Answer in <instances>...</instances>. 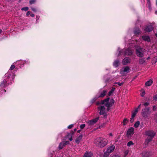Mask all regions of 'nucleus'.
Returning a JSON list of instances; mask_svg holds the SVG:
<instances>
[{
	"mask_svg": "<svg viewBox=\"0 0 157 157\" xmlns=\"http://www.w3.org/2000/svg\"><path fill=\"white\" fill-rule=\"evenodd\" d=\"M107 91L106 90H103L102 93H101L100 95L98 97H103L106 95Z\"/></svg>",
	"mask_w": 157,
	"mask_h": 157,
	"instance_id": "a211bd4d",
	"label": "nucleus"
},
{
	"mask_svg": "<svg viewBox=\"0 0 157 157\" xmlns=\"http://www.w3.org/2000/svg\"><path fill=\"white\" fill-rule=\"evenodd\" d=\"M140 124V122L139 121H138L136 122L134 125V126L135 128H137L138 127Z\"/></svg>",
	"mask_w": 157,
	"mask_h": 157,
	"instance_id": "bb28decb",
	"label": "nucleus"
},
{
	"mask_svg": "<svg viewBox=\"0 0 157 157\" xmlns=\"http://www.w3.org/2000/svg\"><path fill=\"white\" fill-rule=\"evenodd\" d=\"M115 83L117 84L119 86H121L123 84V82L120 83L119 82H116Z\"/></svg>",
	"mask_w": 157,
	"mask_h": 157,
	"instance_id": "f704fd0d",
	"label": "nucleus"
},
{
	"mask_svg": "<svg viewBox=\"0 0 157 157\" xmlns=\"http://www.w3.org/2000/svg\"><path fill=\"white\" fill-rule=\"evenodd\" d=\"M143 40L147 42H150L151 40L150 37L148 36L144 35L142 36Z\"/></svg>",
	"mask_w": 157,
	"mask_h": 157,
	"instance_id": "9b49d317",
	"label": "nucleus"
},
{
	"mask_svg": "<svg viewBox=\"0 0 157 157\" xmlns=\"http://www.w3.org/2000/svg\"><path fill=\"white\" fill-rule=\"evenodd\" d=\"M150 59V57H147V59Z\"/></svg>",
	"mask_w": 157,
	"mask_h": 157,
	"instance_id": "13d9d810",
	"label": "nucleus"
},
{
	"mask_svg": "<svg viewBox=\"0 0 157 157\" xmlns=\"http://www.w3.org/2000/svg\"><path fill=\"white\" fill-rule=\"evenodd\" d=\"M73 126V125L72 124H71L68 126L67 127L68 128V129H70L72 128Z\"/></svg>",
	"mask_w": 157,
	"mask_h": 157,
	"instance_id": "58836bf2",
	"label": "nucleus"
},
{
	"mask_svg": "<svg viewBox=\"0 0 157 157\" xmlns=\"http://www.w3.org/2000/svg\"><path fill=\"white\" fill-rule=\"evenodd\" d=\"M76 128H75V129H74V131H76Z\"/></svg>",
	"mask_w": 157,
	"mask_h": 157,
	"instance_id": "052dcab7",
	"label": "nucleus"
},
{
	"mask_svg": "<svg viewBox=\"0 0 157 157\" xmlns=\"http://www.w3.org/2000/svg\"><path fill=\"white\" fill-rule=\"evenodd\" d=\"M130 61V59L128 57L124 58L123 60L122 63L123 65H126L129 63Z\"/></svg>",
	"mask_w": 157,
	"mask_h": 157,
	"instance_id": "1a4fd4ad",
	"label": "nucleus"
},
{
	"mask_svg": "<svg viewBox=\"0 0 157 157\" xmlns=\"http://www.w3.org/2000/svg\"><path fill=\"white\" fill-rule=\"evenodd\" d=\"M85 126V124H82L80 126V128L81 129H83V128H84Z\"/></svg>",
	"mask_w": 157,
	"mask_h": 157,
	"instance_id": "c9c22d12",
	"label": "nucleus"
},
{
	"mask_svg": "<svg viewBox=\"0 0 157 157\" xmlns=\"http://www.w3.org/2000/svg\"><path fill=\"white\" fill-rule=\"evenodd\" d=\"M97 98H95L94 99H93L94 101H95L97 99Z\"/></svg>",
	"mask_w": 157,
	"mask_h": 157,
	"instance_id": "864d4df0",
	"label": "nucleus"
},
{
	"mask_svg": "<svg viewBox=\"0 0 157 157\" xmlns=\"http://www.w3.org/2000/svg\"><path fill=\"white\" fill-rule=\"evenodd\" d=\"M152 83V80H150L145 83V85L147 86H151Z\"/></svg>",
	"mask_w": 157,
	"mask_h": 157,
	"instance_id": "6ab92c4d",
	"label": "nucleus"
},
{
	"mask_svg": "<svg viewBox=\"0 0 157 157\" xmlns=\"http://www.w3.org/2000/svg\"><path fill=\"white\" fill-rule=\"evenodd\" d=\"M148 153V152H146V153H147H147Z\"/></svg>",
	"mask_w": 157,
	"mask_h": 157,
	"instance_id": "e2e57ef3",
	"label": "nucleus"
},
{
	"mask_svg": "<svg viewBox=\"0 0 157 157\" xmlns=\"http://www.w3.org/2000/svg\"><path fill=\"white\" fill-rule=\"evenodd\" d=\"M144 153H143V154H142V155H143V156H145V155L144 154Z\"/></svg>",
	"mask_w": 157,
	"mask_h": 157,
	"instance_id": "4d7b16f0",
	"label": "nucleus"
},
{
	"mask_svg": "<svg viewBox=\"0 0 157 157\" xmlns=\"http://www.w3.org/2000/svg\"><path fill=\"white\" fill-rule=\"evenodd\" d=\"M128 121V120L127 119L124 118L122 122L123 125L124 126L126 125L127 124Z\"/></svg>",
	"mask_w": 157,
	"mask_h": 157,
	"instance_id": "393cba45",
	"label": "nucleus"
},
{
	"mask_svg": "<svg viewBox=\"0 0 157 157\" xmlns=\"http://www.w3.org/2000/svg\"><path fill=\"white\" fill-rule=\"evenodd\" d=\"M115 88H113L109 92L108 95L109 96H110L112 95V94L113 93L114 91Z\"/></svg>",
	"mask_w": 157,
	"mask_h": 157,
	"instance_id": "5701e85b",
	"label": "nucleus"
},
{
	"mask_svg": "<svg viewBox=\"0 0 157 157\" xmlns=\"http://www.w3.org/2000/svg\"><path fill=\"white\" fill-rule=\"evenodd\" d=\"M81 130H78L77 131V132H80Z\"/></svg>",
	"mask_w": 157,
	"mask_h": 157,
	"instance_id": "6e6d98bb",
	"label": "nucleus"
},
{
	"mask_svg": "<svg viewBox=\"0 0 157 157\" xmlns=\"http://www.w3.org/2000/svg\"><path fill=\"white\" fill-rule=\"evenodd\" d=\"M105 123H103L101 125L99 126V128H103V127H104L105 125Z\"/></svg>",
	"mask_w": 157,
	"mask_h": 157,
	"instance_id": "473e14b6",
	"label": "nucleus"
},
{
	"mask_svg": "<svg viewBox=\"0 0 157 157\" xmlns=\"http://www.w3.org/2000/svg\"><path fill=\"white\" fill-rule=\"evenodd\" d=\"M29 9V8L27 7H25L21 8V10H25V11H26L28 10Z\"/></svg>",
	"mask_w": 157,
	"mask_h": 157,
	"instance_id": "c756f323",
	"label": "nucleus"
},
{
	"mask_svg": "<svg viewBox=\"0 0 157 157\" xmlns=\"http://www.w3.org/2000/svg\"><path fill=\"white\" fill-rule=\"evenodd\" d=\"M115 148V147L114 145H111L109 147L107 148L106 151L110 153L112 152L114 150Z\"/></svg>",
	"mask_w": 157,
	"mask_h": 157,
	"instance_id": "9d476101",
	"label": "nucleus"
},
{
	"mask_svg": "<svg viewBox=\"0 0 157 157\" xmlns=\"http://www.w3.org/2000/svg\"><path fill=\"white\" fill-rule=\"evenodd\" d=\"M146 135L151 137H153L155 135V132L152 131H148L145 132Z\"/></svg>",
	"mask_w": 157,
	"mask_h": 157,
	"instance_id": "6e6552de",
	"label": "nucleus"
},
{
	"mask_svg": "<svg viewBox=\"0 0 157 157\" xmlns=\"http://www.w3.org/2000/svg\"><path fill=\"white\" fill-rule=\"evenodd\" d=\"M149 111V107L145 108L144 110H142V114L144 115V117H145L146 116V113L145 112H148Z\"/></svg>",
	"mask_w": 157,
	"mask_h": 157,
	"instance_id": "ddd939ff",
	"label": "nucleus"
},
{
	"mask_svg": "<svg viewBox=\"0 0 157 157\" xmlns=\"http://www.w3.org/2000/svg\"><path fill=\"white\" fill-rule=\"evenodd\" d=\"M109 136H110L112 137L113 136V134L112 133H110L109 134Z\"/></svg>",
	"mask_w": 157,
	"mask_h": 157,
	"instance_id": "09e8293b",
	"label": "nucleus"
},
{
	"mask_svg": "<svg viewBox=\"0 0 157 157\" xmlns=\"http://www.w3.org/2000/svg\"><path fill=\"white\" fill-rule=\"evenodd\" d=\"M7 74H5V75H6V76H7Z\"/></svg>",
	"mask_w": 157,
	"mask_h": 157,
	"instance_id": "680f3d73",
	"label": "nucleus"
},
{
	"mask_svg": "<svg viewBox=\"0 0 157 157\" xmlns=\"http://www.w3.org/2000/svg\"><path fill=\"white\" fill-rule=\"evenodd\" d=\"M136 113L134 111L132 113V116H133V117H135Z\"/></svg>",
	"mask_w": 157,
	"mask_h": 157,
	"instance_id": "e433bc0d",
	"label": "nucleus"
},
{
	"mask_svg": "<svg viewBox=\"0 0 157 157\" xmlns=\"http://www.w3.org/2000/svg\"><path fill=\"white\" fill-rule=\"evenodd\" d=\"M72 138L71 137L70 139H69V140L71 141H72Z\"/></svg>",
	"mask_w": 157,
	"mask_h": 157,
	"instance_id": "5fc2aeb1",
	"label": "nucleus"
},
{
	"mask_svg": "<svg viewBox=\"0 0 157 157\" xmlns=\"http://www.w3.org/2000/svg\"><path fill=\"white\" fill-rule=\"evenodd\" d=\"M134 144L133 142L132 141H130L128 142L127 143V145L128 146L130 147L132 145H133Z\"/></svg>",
	"mask_w": 157,
	"mask_h": 157,
	"instance_id": "cd10ccee",
	"label": "nucleus"
},
{
	"mask_svg": "<svg viewBox=\"0 0 157 157\" xmlns=\"http://www.w3.org/2000/svg\"><path fill=\"white\" fill-rule=\"evenodd\" d=\"M132 53V52L130 49L127 50L123 49L122 51L119 52L118 54V56H120L122 55H130Z\"/></svg>",
	"mask_w": 157,
	"mask_h": 157,
	"instance_id": "7ed1b4c3",
	"label": "nucleus"
},
{
	"mask_svg": "<svg viewBox=\"0 0 157 157\" xmlns=\"http://www.w3.org/2000/svg\"><path fill=\"white\" fill-rule=\"evenodd\" d=\"M108 142V141L106 139L100 137L97 138L95 142V143L98 147L101 148H103L107 145Z\"/></svg>",
	"mask_w": 157,
	"mask_h": 157,
	"instance_id": "f03ea898",
	"label": "nucleus"
},
{
	"mask_svg": "<svg viewBox=\"0 0 157 157\" xmlns=\"http://www.w3.org/2000/svg\"><path fill=\"white\" fill-rule=\"evenodd\" d=\"M15 67V66L13 64H12L10 67V69L11 70H12Z\"/></svg>",
	"mask_w": 157,
	"mask_h": 157,
	"instance_id": "72a5a7b5",
	"label": "nucleus"
},
{
	"mask_svg": "<svg viewBox=\"0 0 157 157\" xmlns=\"http://www.w3.org/2000/svg\"><path fill=\"white\" fill-rule=\"evenodd\" d=\"M2 31L1 29H0V33H2Z\"/></svg>",
	"mask_w": 157,
	"mask_h": 157,
	"instance_id": "bf43d9fd",
	"label": "nucleus"
},
{
	"mask_svg": "<svg viewBox=\"0 0 157 157\" xmlns=\"http://www.w3.org/2000/svg\"><path fill=\"white\" fill-rule=\"evenodd\" d=\"M151 139L152 138L150 137L147 138L145 140V143L148 144L151 140Z\"/></svg>",
	"mask_w": 157,
	"mask_h": 157,
	"instance_id": "a878e982",
	"label": "nucleus"
},
{
	"mask_svg": "<svg viewBox=\"0 0 157 157\" xmlns=\"http://www.w3.org/2000/svg\"><path fill=\"white\" fill-rule=\"evenodd\" d=\"M110 154L108 152L106 151L104 153L103 157H108Z\"/></svg>",
	"mask_w": 157,
	"mask_h": 157,
	"instance_id": "4be33fe9",
	"label": "nucleus"
},
{
	"mask_svg": "<svg viewBox=\"0 0 157 157\" xmlns=\"http://www.w3.org/2000/svg\"><path fill=\"white\" fill-rule=\"evenodd\" d=\"M139 109H138V108H136L135 110L134 111V112H135L136 113H137L138 112V110Z\"/></svg>",
	"mask_w": 157,
	"mask_h": 157,
	"instance_id": "de8ad7c7",
	"label": "nucleus"
},
{
	"mask_svg": "<svg viewBox=\"0 0 157 157\" xmlns=\"http://www.w3.org/2000/svg\"><path fill=\"white\" fill-rule=\"evenodd\" d=\"M30 15L32 17H34L35 16L34 14L33 13L31 14Z\"/></svg>",
	"mask_w": 157,
	"mask_h": 157,
	"instance_id": "3c124183",
	"label": "nucleus"
},
{
	"mask_svg": "<svg viewBox=\"0 0 157 157\" xmlns=\"http://www.w3.org/2000/svg\"><path fill=\"white\" fill-rule=\"evenodd\" d=\"M31 8L32 10L34 12H36V10L35 8Z\"/></svg>",
	"mask_w": 157,
	"mask_h": 157,
	"instance_id": "37998d69",
	"label": "nucleus"
},
{
	"mask_svg": "<svg viewBox=\"0 0 157 157\" xmlns=\"http://www.w3.org/2000/svg\"><path fill=\"white\" fill-rule=\"evenodd\" d=\"M141 105V104H140V105L138 106V107L137 108H138V109H140V107Z\"/></svg>",
	"mask_w": 157,
	"mask_h": 157,
	"instance_id": "603ef678",
	"label": "nucleus"
},
{
	"mask_svg": "<svg viewBox=\"0 0 157 157\" xmlns=\"http://www.w3.org/2000/svg\"><path fill=\"white\" fill-rule=\"evenodd\" d=\"M64 143V144L65 146V145L68 144H69V142L68 141H66L65 142H63Z\"/></svg>",
	"mask_w": 157,
	"mask_h": 157,
	"instance_id": "ea45409f",
	"label": "nucleus"
},
{
	"mask_svg": "<svg viewBox=\"0 0 157 157\" xmlns=\"http://www.w3.org/2000/svg\"><path fill=\"white\" fill-rule=\"evenodd\" d=\"M134 133V128L133 127L130 128L127 131V135L128 137H131Z\"/></svg>",
	"mask_w": 157,
	"mask_h": 157,
	"instance_id": "423d86ee",
	"label": "nucleus"
},
{
	"mask_svg": "<svg viewBox=\"0 0 157 157\" xmlns=\"http://www.w3.org/2000/svg\"><path fill=\"white\" fill-rule=\"evenodd\" d=\"M144 50L140 47L136 49V54L139 57H142L144 56Z\"/></svg>",
	"mask_w": 157,
	"mask_h": 157,
	"instance_id": "20e7f679",
	"label": "nucleus"
},
{
	"mask_svg": "<svg viewBox=\"0 0 157 157\" xmlns=\"http://www.w3.org/2000/svg\"><path fill=\"white\" fill-rule=\"evenodd\" d=\"M134 117H133V116H132L131 118L130 119V122L132 123L134 121Z\"/></svg>",
	"mask_w": 157,
	"mask_h": 157,
	"instance_id": "4c0bfd02",
	"label": "nucleus"
},
{
	"mask_svg": "<svg viewBox=\"0 0 157 157\" xmlns=\"http://www.w3.org/2000/svg\"><path fill=\"white\" fill-rule=\"evenodd\" d=\"M82 138V136L81 135H80L75 140V142L77 144H78L80 141L81 140Z\"/></svg>",
	"mask_w": 157,
	"mask_h": 157,
	"instance_id": "dca6fc26",
	"label": "nucleus"
},
{
	"mask_svg": "<svg viewBox=\"0 0 157 157\" xmlns=\"http://www.w3.org/2000/svg\"><path fill=\"white\" fill-rule=\"evenodd\" d=\"M147 4L150 7V0H147Z\"/></svg>",
	"mask_w": 157,
	"mask_h": 157,
	"instance_id": "a18cd8bd",
	"label": "nucleus"
},
{
	"mask_svg": "<svg viewBox=\"0 0 157 157\" xmlns=\"http://www.w3.org/2000/svg\"><path fill=\"white\" fill-rule=\"evenodd\" d=\"M130 68L128 66H126L122 68L120 71V73L122 75H124L130 71Z\"/></svg>",
	"mask_w": 157,
	"mask_h": 157,
	"instance_id": "39448f33",
	"label": "nucleus"
},
{
	"mask_svg": "<svg viewBox=\"0 0 157 157\" xmlns=\"http://www.w3.org/2000/svg\"><path fill=\"white\" fill-rule=\"evenodd\" d=\"M109 101V98H108L106 99L103 100L101 104L102 105H104L107 108L106 109L104 105H101L98 107V110L99 111V114L101 115H103L104 117L106 118L107 117V112H108L111 107L113 104L114 100L113 99Z\"/></svg>",
	"mask_w": 157,
	"mask_h": 157,
	"instance_id": "f257e3e1",
	"label": "nucleus"
},
{
	"mask_svg": "<svg viewBox=\"0 0 157 157\" xmlns=\"http://www.w3.org/2000/svg\"><path fill=\"white\" fill-rule=\"evenodd\" d=\"M141 31L139 28H135L134 30V33L135 35H138L140 33Z\"/></svg>",
	"mask_w": 157,
	"mask_h": 157,
	"instance_id": "f3484780",
	"label": "nucleus"
},
{
	"mask_svg": "<svg viewBox=\"0 0 157 157\" xmlns=\"http://www.w3.org/2000/svg\"><path fill=\"white\" fill-rule=\"evenodd\" d=\"M141 91H142V92L141 93L140 95L141 96L143 97L145 94V91L143 89L141 90Z\"/></svg>",
	"mask_w": 157,
	"mask_h": 157,
	"instance_id": "c85d7f7f",
	"label": "nucleus"
},
{
	"mask_svg": "<svg viewBox=\"0 0 157 157\" xmlns=\"http://www.w3.org/2000/svg\"><path fill=\"white\" fill-rule=\"evenodd\" d=\"M111 157H120V156L117 155H114Z\"/></svg>",
	"mask_w": 157,
	"mask_h": 157,
	"instance_id": "8fccbe9b",
	"label": "nucleus"
},
{
	"mask_svg": "<svg viewBox=\"0 0 157 157\" xmlns=\"http://www.w3.org/2000/svg\"><path fill=\"white\" fill-rule=\"evenodd\" d=\"M35 2L36 0H31L29 2V3L30 4H32L34 3Z\"/></svg>",
	"mask_w": 157,
	"mask_h": 157,
	"instance_id": "2f4dec72",
	"label": "nucleus"
},
{
	"mask_svg": "<svg viewBox=\"0 0 157 157\" xmlns=\"http://www.w3.org/2000/svg\"><path fill=\"white\" fill-rule=\"evenodd\" d=\"M30 12L29 11H28L26 13V15L27 16H29V14H30Z\"/></svg>",
	"mask_w": 157,
	"mask_h": 157,
	"instance_id": "49530a36",
	"label": "nucleus"
},
{
	"mask_svg": "<svg viewBox=\"0 0 157 157\" xmlns=\"http://www.w3.org/2000/svg\"><path fill=\"white\" fill-rule=\"evenodd\" d=\"M149 105V103L147 102H146L144 104V105L145 106H148Z\"/></svg>",
	"mask_w": 157,
	"mask_h": 157,
	"instance_id": "a19ab883",
	"label": "nucleus"
},
{
	"mask_svg": "<svg viewBox=\"0 0 157 157\" xmlns=\"http://www.w3.org/2000/svg\"><path fill=\"white\" fill-rule=\"evenodd\" d=\"M153 99L155 100L157 99V95H155Z\"/></svg>",
	"mask_w": 157,
	"mask_h": 157,
	"instance_id": "79ce46f5",
	"label": "nucleus"
},
{
	"mask_svg": "<svg viewBox=\"0 0 157 157\" xmlns=\"http://www.w3.org/2000/svg\"><path fill=\"white\" fill-rule=\"evenodd\" d=\"M99 118V117H98L95 119L88 121L87 122L88 124L89 125H94L98 121Z\"/></svg>",
	"mask_w": 157,
	"mask_h": 157,
	"instance_id": "0eeeda50",
	"label": "nucleus"
},
{
	"mask_svg": "<svg viewBox=\"0 0 157 157\" xmlns=\"http://www.w3.org/2000/svg\"><path fill=\"white\" fill-rule=\"evenodd\" d=\"M64 146H65V145L64 144L63 142H61L60 143L59 146V149H62L63 148V147Z\"/></svg>",
	"mask_w": 157,
	"mask_h": 157,
	"instance_id": "b1692460",
	"label": "nucleus"
},
{
	"mask_svg": "<svg viewBox=\"0 0 157 157\" xmlns=\"http://www.w3.org/2000/svg\"><path fill=\"white\" fill-rule=\"evenodd\" d=\"M156 107L155 106H153V111H155L156 110Z\"/></svg>",
	"mask_w": 157,
	"mask_h": 157,
	"instance_id": "c03bdc74",
	"label": "nucleus"
},
{
	"mask_svg": "<svg viewBox=\"0 0 157 157\" xmlns=\"http://www.w3.org/2000/svg\"><path fill=\"white\" fill-rule=\"evenodd\" d=\"M139 63L141 64H143L145 62L144 58L140 59L139 60Z\"/></svg>",
	"mask_w": 157,
	"mask_h": 157,
	"instance_id": "412c9836",
	"label": "nucleus"
},
{
	"mask_svg": "<svg viewBox=\"0 0 157 157\" xmlns=\"http://www.w3.org/2000/svg\"><path fill=\"white\" fill-rule=\"evenodd\" d=\"M92 153L91 152L86 151L84 155V157H92Z\"/></svg>",
	"mask_w": 157,
	"mask_h": 157,
	"instance_id": "4468645a",
	"label": "nucleus"
},
{
	"mask_svg": "<svg viewBox=\"0 0 157 157\" xmlns=\"http://www.w3.org/2000/svg\"><path fill=\"white\" fill-rule=\"evenodd\" d=\"M119 63V61L118 60H115L113 63V65L114 67H117L118 66Z\"/></svg>",
	"mask_w": 157,
	"mask_h": 157,
	"instance_id": "aec40b11",
	"label": "nucleus"
},
{
	"mask_svg": "<svg viewBox=\"0 0 157 157\" xmlns=\"http://www.w3.org/2000/svg\"><path fill=\"white\" fill-rule=\"evenodd\" d=\"M6 80L4 79L3 81L1 82L0 85V86L2 87H5L7 86L8 85L6 83Z\"/></svg>",
	"mask_w": 157,
	"mask_h": 157,
	"instance_id": "2eb2a0df",
	"label": "nucleus"
},
{
	"mask_svg": "<svg viewBox=\"0 0 157 157\" xmlns=\"http://www.w3.org/2000/svg\"><path fill=\"white\" fill-rule=\"evenodd\" d=\"M128 150H126L124 151V157H125V156H126L128 154Z\"/></svg>",
	"mask_w": 157,
	"mask_h": 157,
	"instance_id": "7c9ffc66",
	"label": "nucleus"
},
{
	"mask_svg": "<svg viewBox=\"0 0 157 157\" xmlns=\"http://www.w3.org/2000/svg\"><path fill=\"white\" fill-rule=\"evenodd\" d=\"M153 29V28L151 26H147L144 29V31L147 32H149L152 31Z\"/></svg>",
	"mask_w": 157,
	"mask_h": 157,
	"instance_id": "f8f14e48",
	"label": "nucleus"
}]
</instances>
